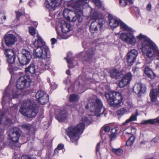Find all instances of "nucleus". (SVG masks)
Segmentation results:
<instances>
[{"mask_svg":"<svg viewBox=\"0 0 159 159\" xmlns=\"http://www.w3.org/2000/svg\"><path fill=\"white\" fill-rule=\"evenodd\" d=\"M94 2L95 5L98 7H100L101 6V3L100 0H91Z\"/></svg>","mask_w":159,"mask_h":159,"instance_id":"42","label":"nucleus"},{"mask_svg":"<svg viewBox=\"0 0 159 159\" xmlns=\"http://www.w3.org/2000/svg\"><path fill=\"white\" fill-rule=\"evenodd\" d=\"M51 86L52 89H56V88L57 87V86L55 83H54V84L53 85L51 84Z\"/></svg>","mask_w":159,"mask_h":159,"instance_id":"59","label":"nucleus"},{"mask_svg":"<svg viewBox=\"0 0 159 159\" xmlns=\"http://www.w3.org/2000/svg\"><path fill=\"white\" fill-rule=\"evenodd\" d=\"M5 115V112L0 111V125H3L10 126L12 123L11 121L9 119L7 118L4 121L2 122V120L3 119Z\"/></svg>","mask_w":159,"mask_h":159,"instance_id":"25","label":"nucleus"},{"mask_svg":"<svg viewBox=\"0 0 159 159\" xmlns=\"http://www.w3.org/2000/svg\"><path fill=\"white\" fill-rule=\"evenodd\" d=\"M29 32L32 35H34L35 34V29L33 27H31L29 28Z\"/></svg>","mask_w":159,"mask_h":159,"instance_id":"43","label":"nucleus"},{"mask_svg":"<svg viewBox=\"0 0 159 159\" xmlns=\"http://www.w3.org/2000/svg\"><path fill=\"white\" fill-rule=\"evenodd\" d=\"M79 99L78 95L76 94H71L69 97V101L71 102H75L78 101Z\"/></svg>","mask_w":159,"mask_h":159,"instance_id":"35","label":"nucleus"},{"mask_svg":"<svg viewBox=\"0 0 159 159\" xmlns=\"http://www.w3.org/2000/svg\"><path fill=\"white\" fill-rule=\"evenodd\" d=\"M32 58L30 52L25 49H23L20 56L18 57V59L21 65H24L28 64Z\"/></svg>","mask_w":159,"mask_h":159,"instance_id":"11","label":"nucleus"},{"mask_svg":"<svg viewBox=\"0 0 159 159\" xmlns=\"http://www.w3.org/2000/svg\"><path fill=\"white\" fill-rule=\"evenodd\" d=\"M31 127V125L29 124H24L21 125V127L25 130L29 132Z\"/></svg>","mask_w":159,"mask_h":159,"instance_id":"38","label":"nucleus"},{"mask_svg":"<svg viewBox=\"0 0 159 159\" xmlns=\"http://www.w3.org/2000/svg\"><path fill=\"white\" fill-rule=\"evenodd\" d=\"M49 0L50 3L49 2L48 0H45L44 5L50 11H53L56 7L60 6L62 2V0Z\"/></svg>","mask_w":159,"mask_h":159,"instance_id":"14","label":"nucleus"},{"mask_svg":"<svg viewBox=\"0 0 159 159\" xmlns=\"http://www.w3.org/2000/svg\"><path fill=\"white\" fill-rule=\"evenodd\" d=\"M52 42V44H55L57 42V40L55 38H52L51 40Z\"/></svg>","mask_w":159,"mask_h":159,"instance_id":"58","label":"nucleus"},{"mask_svg":"<svg viewBox=\"0 0 159 159\" xmlns=\"http://www.w3.org/2000/svg\"><path fill=\"white\" fill-rule=\"evenodd\" d=\"M146 87L145 85L141 83L135 84L133 87V91L139 95L145 93L146 91Z\"/></svg>","mask_w":159,"mask_h":159,"instance_id":"18","label":"nucleus"},{"mask_svg":"<svg viewBox=\"0 0 159 159\" xmlns=\"http://www.w3.org/2000/svg\"><path fill=\"white\" fill-rule=\"evenodd\" d=\"M70 13H73V12L67 9H65L63 12L64 17L68 21H70V15L71 14Z\"/></svg>","mask_w":159,"mask_h":159,"instance_id":"31","label":"nucleus"},{"mask_svg":"<svg viewBox=\"0 0 159 159\" xmlns=\"http://www.w3.org/2000/svg\"><path fill=\"white\" fill-rule=\"evenodd\" d=\"M68 6L74 9L75 16L70 17V21L75 22L76 20L80 23L83 19V9L88 6L86 0H72L70 1L68 4Z\"/></svg>","mask_w":159,"mask_h":159,"instance_id":"4","label":"nucleus"},{"mask_svg":"<svg viewBox=\"0 0 159 159\" xmlns=\"http://www.w3.org/2000/svg\"><path fill=\"white\" fill-rule=\"evenodd\" d=\"M138 54V51L135 49L131 50L127 53L126 59L129 66H131L135 62Z\"/></svg>","mask_w":159,"mask_h":159,"instance_id":"17","label":"nucleus"},{"mask_svg":"<svg viewBox=\"0 0 159 159\" xmlns=\"http://www.w3.org/2000/svg\"><path fill=\"white\" fill-rule=\"evenodd\" d=\"M67 117V113L64 110L59 111V113L57 115V119L60 122H62Z\"/></svg>","mask_w":159,"mask_h":159,"instance_id":"26","label":"nucleus"},{"mask_svg":"<svg viewBox=\"0 0 159 159\" xmlns=\"http://www.w3.org/2000/svg\"><path fill=\"white\" fill-rule=\"evenodd\" d=\"M39 65L40 66H38V68H36L34 64V63H31L30 65L26 68L25 71L26 72H29L32 74H35L36 75H39L42 73L43 70L48 69L49 66L46 63L40 62Z\"/></svg>","mask_w":159,"mask_h":159,"instance_id":"9","label":"nucleus"},{"mask_svg":"<svg viewBox=\"0 0 159 159\" xmlns=\"http://www.w3.org/2000/svg\"><path fill=\"white\" fill-rule=\"evenodd\" d=\"M105 96L111 106L116 107L120 106L123 98L120 93L110 91L106 94Z\"/></svg>","mask_w":159,"mask_h":159,"instance_id":"7","label":"nucleus"},{"mask_svg":"<svg viewBox=\"0 0 159 159\" xmlns=\"http://www.w3.org/2000/svg\"><path fill=\"white\" fill-rule=\"evenodd\" d=\"M57 38L59 39H63V36L60 34L59 32L57 31Z\"/></svg>","mask_w":159,"mask_h":159,"instance_id":"52","label":"nucleus"},{"mask_svg":"<svg viewBox=\"0 0 159 159\" xmlns=\"http://www.w3.org/2000/svg\"><path fill=\"white\" fill-rule=\"evenodd\" d=\"M150 97L152 102L157 101V97H159V84L158 89H153L151 90L150 93Z\"/></svg>","mask_w":159,"mask_h":159,"instance_id":"23","label":"nucleus"},{"mask_svg":"<svg viewBox=\"0 0 159 159\" xmlns=\"http://www.w3.org/2000/svg\"><path fill=\"white\" fill-rule=\"evenodd\" d=\"M108 18L109 20V24L111 29H113L119 25L120 28L124 30L127 31H132L131 29L130 28L125 24L121 21L120 20L113 18L111 15H109Z\"/></svg>","mask_w":159,"mask_h":159,"instance_id":"8","label":"nucleus"},{"mask_svg":"<svg viewBox=\"0 0 159 159\" xmlns=\"http://www.w3.org/2000/svg\"><path fill=\"white\" fill-rule=\"evenodd\" d=\"M144 73L149 78L153 79L156 77L155 74L148 66H146L144 69Z\"/></svg>","mask_w":159,"mask_h":159,"instance_id":"27","label":"nucleus"},{"mask_svg":"<svg viewBox=\"0 0 159 159\" xmlns=\"http://www.w3.org/2000/svg\"><path fill=\"white\" fill-rule=\"evenodd\" d=\"M131 127H129L126 129L125 131L126 133L129 134H131V132H128V130H131Z\"/></svg>","mask_w":159,"mask_h":159,"instance_id":"56","label":"nucleus"},{"mask_svg":"<svg viewBox=\"0 0 159 159\" xmlns=\"http://www.w3.org/2000/svg\"><path fill=\"white\" fill-rule=\"evenodd\" d=\"M137 38L141 41V50L147 57L154 58L156 68L159 70V50L158 47L146 36L140 34Z\"/></svg>","mask_w":159,"mask_h":159,"instance_id":"1","label":"nucleus"},{"mask_svg":"<svg viewBox=\"0 0 159 159\" xmlns=\"http://www.w3.org/2000/svg\"><path fill=\"white\" fill-rule=\"evenodd\" d=\"M8 97L7 94L6 93V89L5 90V93H4L3 94L2 98L3 102H3L5 101V100H7V99H9Z\"/></svg>","mask_w":159,"mask_h":159,"instance_id":"44","label":"nucleus"},{"mask_svg":"<svg viewBox=\"0 0 159 159\" xmlns=\"http://www.w3.org/2000/svg\"><path fill=\"white\" fill-rule=\"evenodd\" d=\"M159 140L158 138L155 137L153 138L152 140V142H153L154 143H156L158 142Z\"/></svg>","mask_w":159,"mask_h":159,"instance_id":"50","label":"nucleus"},{"mask_svg":"<svg viewBox=\"0 0 159 159\" xmlns=\"http://www.w3.org/2000/svg\"><path fill=\"white\" fill-rule=\"evenodd\" d=\"M120 38V39L127 44L134 45L136 43V39L132 34L129 33H121Z\"/></svg>","mask_w":159,"mask_h":159,"instance_id":"13","label":"nucleus"},{"mask_svg":"<svg viewBox=\"0 0 159 159\" xmlns=\"http://www.w3.org/2000/svg\"><path fill=\"white\" fill-rule=\"evenodd\" d=\"M116 134L115 133H112L111 134L109 135L111 140L112 141L114 140V139L116 138Z\"/></svg>","mask_w":159,"mask_h":159,"instance_id":"47","label":"nucleus"},{"mask_svg":"<svg viewBox=\"0 0 159 159\" xmlns=\"http://www.w3.org/2000/svg\"><path fill=\"white\" fill-rule=\"evenodd\" d=\"M5 52L7 58V62L8 63L9 66H12V65L14 63L15 59L13 50L7 49L5 50Z\"/></svg>","mask_w":159,"mask_h":159,"instance_id":"20","label":"nucleus"},{"mask_svg":"<svg viewBox=\"0 0 159 159\" xmlns=\"http://www.w3.org/2000/svg\"><path fill=\"white\" fill-rule=\"evenodd\" d=\"M21 93L20 90L16 91L15 92H13L11 95L7 94L8 98L10 100H11L12 98H17L20 94Z\"/></svg>","mask_w":159,"mask_h":159,"instance_id":"33","label":"nucleus"},{"mask_svg":"<svg viewBox=\"0 0 159 159\" xmlns=\"http://www.w3.org/2000/svg\"><path fill=\"white\" fill-rule=\"evenodd\" d=\"M126 0L128 2H129V3L130 4H132L133 3L132 0Z\"/></svg>","mask_w":159,"mask_h":159,"instance_id":"61","label":"nucleus"},{"mask_svg":"<svg viewBox=\"0 0 159 159\" xmlns=\"http://www.w3.org/2000/svg\"><path fill=\"white\" fill-rule=\"evenodd\" d=\"M112 152L117 156H120L123 153V150L120 148L113 149Z\"/></svg>","mask_w":159,"mask_h":159,"instance_id":"36","label":"nucleus"},{"mask_svg":"<svg viewBox=\"0 0 159 159\" xmlns=\"http://www.w3.org/2000/svg\"><path fill=\"white\" fill-rule=\"evenodd\" d=\"M35 2L33 0H31L29 2V4L30 7H32L35 4Z\"/></svg>","mask_w":159,"mask_h":159,"instance_id":"51","label":"nucleus"},{"mask_svg":"<svg viewBox=\"0 0 159 159\" xmlns=\"http://www.w3.org/2000/svg\"><path fill=\"white\" fill-rule=\"evenodd\" d=\"M139 69V68L138 67H134L132 68V71L134 73L136 71H138Z\"/></svg>","mask_w":159,"mask_h":159,"instance_id":"55","label":"nucleus"},{"mask_svg":"<svg viewBox=\"0 0 159 159\" xmlns=\"http://www.w3.org/2000/svg\"><path fill=\"white\" fill-rule=\"evenodd\" d=\"M100 143L99 142L97 145L96 148V152H98L100 148Z\"/></svg>","mask_w":159,"mask_h":159,"instance_id":"54","label":"nucleus"},{"mask_svg":"<svg viewBox=\"0 0 159 159\" xmlns=\"http://www.w3.org/2000/svg\"><path fill=\"white\" fill-rule=\"evenodd\" d=\"M30 83L29 77L26 75L20 76L17 81L16 87L17 89L21 90L29 87Z\"/></svg>","mask_w":159,"mask_h":159,"instance_id":"10","label":"nucleus"},{"mask_svg":"<svg viewBox=\"0 0 159 159\" xmlns=\"http://www.w3.org/2000/svg\"><path fill=\"white\" fill-rule=\"evenodd\" d=\"M72 53L71 52H68L67 54V57L65 58L64 59L66 60L67 63L68 64V67L69 68H73L74 66L73 58L71 57V56Z\"/></svg>","mask_w":159,"mask_h":159,"instance_id":"28","label":"nucleus"},{"mask_svg":"<svg viewBox=\"0 0 159 159\" xmlns=\"http://www.w3.org/2000/svg\"><path fill=\"white\" fill-rule=\"evenodd\" d=\"M12 159H16V157H14Z\"/></svg>","mask_w":159,"mask_h":159,"instance_id":"64","label":"nucleus"},{"mask_svg":"<svg viewBox=\"0 0 159 159\" xmlns=\"http://www.w3.org/2000/svg\"><path fill=\"white\" fill-rule=\"evenodd\" d=\"M95 53V50L93 48H90L83 53L82 56L84 60L90 61L93 58Z\"/></svg>","mask_w":159,"mask_h":159,"instance_id":"19","label":"nucleus"},{"mask_svg":"<svg viewBox=\"0 0 159 159\" xmlns=\"http://www.w3.org/2000/svg\"><path fill=\"white\" fill-rule=\"evenodd\" d=\"M4 147L5 144L2 139L1 141H0V149L3 148Z\"/></svg>","mask_w":159,"mask_h":159,"instance_id":"49","label":"nucleus"},{"mask_svg":"<svg viewBox=\"0 0 159 159\" xmlns=\"http://www.w3.org/2000/svg\"><path fill=\"white\" fill-rule=\"evenodd\" d=\"M8 70L10 73L11 74H12L13 72V69L12 67V66H9L8 68Z\"/></svg>","mask_w":159,"mask_h":159,"instance_id":"57","label":"nucleus"},{"mask_svg":"<svg viewBox=\"0 0 159 159\" xmlns=\"http://www.w3.org/2000/svg\"><path fill=\"white\" fill-rule=\"evenodd\" d=\"M122 75V72L117 69H113L110 71V76L112 78L118 79L120 78Z\"/></svg>","mask_w":159,"mask_h":159,"instance_id":"24","label":"nucleus"},{"mask_svg":"<svg viewBox=\"0 0 159 159\" xmlns=\"http://www.w3.org/2000/svg\"><path fill=\"white\" fill-rule=\"evenodd\" d=\"M61 30H62V29H63V26L62 25H61Z\"/></svg>","mask_w":159,"mask_h":159,"instance_id":"63","label":"nucleus"},{"mask_svg":"<svg viewBox=\"0 0 159 159\" xmlns=\"http://www.w3.org/2000/svg\"><path fill=\"white\" fill-rule=\"evenodd\" d=\"M92 14L93 19H95V20L100 19L98 18L99 14L96 11H92Z\"/></svg>","mask_w":159,"mask_h":159,"instance_id":"40","label":"nucleus"},{"mask_svg":"<svg viewBox=\"0 0 159 159\" xmlns=\"http://www.w3.org/2000/svg\"><path fill=\"white\" fill-rule=\"evenodd\" d=\"M82 122L80 123L75 126H70L66 129V134L70 138L72 143L77 144V141L79 138V135L83 132L84 125H88L89 122L87 118L83 116L82 118Z\"/></svg>","mask_w":159,"mask_h":159,"instance_id":"2","label":"nucleus"},{"mask_svg":"<svg viewBox=\"0 0 159 159\" xmlns=\"http://www.w3.org/2000/svg\"><path fill=\"white\" fill-rule=\"evenodd\" d=\"M139 113L137 111L135 113H133L130 118L126 120L123 123V125H125L127 123L136 120H137V116L138 115Z\"/></svg>","mask_w":159,"mask_h":159,"instance_id":"30","label":"nucleus"},{"mask_svg":"<svg viewBox=\"0 0 159 159\" xmlns=\"http://www.w3.org/2000/svg\"><path fill=\"white\" fill-rule=\"evenodd\" d=\"M36 98L39 102L44 105L48 101V96L44 91H38L36 94Z\"/></svg>","mask_w":159,"mask_h":159,"instance_id":"16","label":"nucleus"},{"mask_svg":"<svg viewBox=\"0 0 159 159\" xmlns=\"http://www.w3.org/2000/svg\"><path fill=\"white\" fill-rule=\"evenodd\" d=\"M105 23V20L102 18L95 20L92 22L90 26V30L92 33L97 31L98 28L101 31L103 24Z\"/></svg>","mask_w":159,"mask_h":159,"instance_id":"12","label":"nucleus"},{"mask_svg":"<svg viewBox=\"0 0 159 159\" xmlns=\"http://www.w3.org/2000/svg\"><path fill=\"white\" fill-rule=\"evenodd\" d=\"M8 134L11 140L13 142L17 143L20 136V131L19 129L14 128L8 132Z\"/></svg>","mask_w":159,"mask_h":159,"instance_id":"15","label":"nucleus"},{"mask_svg":"<svg viewBox=\"0 0 159 159\" xmlns=\"http://www.w3.org/2000/svg\"><path fill=\"white\" fill-rule=\"evenodd\" d=\"M7 19L6 16L4 13H0V23H3Z\"/></svg>","mask_w":159,"mask_h":159,"instance_id":"39","label":"nucleus"},{"mask_svg":"<svg viewBox=\"0 0 159 159\" xmlns=\"http://www.w3.org/2000/svg\"><path fill=\"white\" fill-rule=\"evenodd\" d=\"M37 37V39L31 45V47L34 49L33 53L34 57L43 59L49 58L48 55L49 51L48 47L40 36L38 34Z\"/></svg>","mask_w":159,"mask_h":159,"instance_id":"3","label":"nucleus"},{"mask_svg":"<svg viewBox=\"0 0 159 159\" xmlns=\"http://www.w3.org/2000/svg\"><path fill=\"white\" fill-rule=\"evenodd\" d=\"M135 139L134 136H132L129 137L126 142V145L128 146H131L134 143Z\"/></svg>","mask_w":159,"mask_h":159,"instance_id":"37","label":"nucleus"},{"mask_svg":"<svg viewBox=\"0 0 159 159\" xmlns=\"http://www.w3.org/2000/svg\"><path fill=\"white\" fill-rule=\"evenodd\" d=\"M151 7H152V5L151 4H150V3H149L147 7H146V9H147V10L148 11H150L151 10Z\"/></svg>","mask_w":159,"mask_h":159,"instance_id":"53","label":"nucleus"},{"mask_svg":"<svg viewBox=\"0 0 159 159\" xmlns=\"http://www.w3.org/2000/svg\"><path fill=\"white\" fill-rule=\"evenodd\" d=\"M126 103L127 104V108L129 109H131L133 107V105L131 102H127Z\"/></svg>","mask_w":159,"mask_h":159,"instance_id":"48","label":"nucleus"},{"mask_svg":"<svg viewBox=\"0 0 159 159\" xmlns=\"http://www.w3.org/2000/svg\"><path fill=\"white\" fill-rule=\"evenodd\" d=\"M132 78V75L130 72L127 73L122 79L120 81L119 85L120 88H123L129 84Z\"/></svg>","mask_w":159,"mask_h":159,"instance_id":"21","label":"nucleus"},{"mask_svg":"<svg viewBox=\"0 0 159 159\" xmlns=\"http://www.w3.org/2000/svg\"><path fill=\"white\" fill-rule=\"evenodd\" d=\"M15 13L16 16V18L17 20L19 19L20 17L22 15V13L19 11H16Z\"/></svg>","mask_w":159,"mask_h":159,"instance_id":"46","label":"nucleus"},{"mask_svg":"<svg viewBox=\"0 0 159 159\" xmlns=\"http://www.w3.org/2000/svg\"><path fill=\"white\" fill-rule=\"evenodd\" d=\"M4 38L5 44L8 46H10L14 44L17 41L16 36L12 34H5Z\"/></svg>","mask_w":159,"mask_h":159,"instance_id":"22","label":"nucleus"},{"mask_svg":"<svg viewBox=\"0 0 159 159\" xmlns=\"http://www.w3.org/2000/svg\"><path fill=\"white\" fill-rule=\"evenodd\" d=\"M110 130V127L109 126L105 125L103 126L100 130V134L102 137L106 133L108 132Z\"/></svg>","mask_w":159,"mask_h":159,"instance_id":"32","label":"nucleus"},{"mask_svg":"<svg viewBox=\"0 0 159 159\" xmlns=\"http://www.w3.org/2000/svg\"><path fill=\"white\" fill-rule=\"evenodd\" d=\"M66 73L68 75H70V70H67L66 71Z\"/></svg>","mask_w":159,"mask_h":159,"instance_id":"60","label":"nucleus"},{"mask_svg":"<svg viewBox=\"0 0 159 159\" xmlns=\"http://www.w3.org/2000/svg\"><path fill=\"white\" fill-rule=\"evenodd\" d=\"M34 24L36 27L38 25V23L37 22H34Z\"/></svg>","mask_w":159,"mask_h":159,"instance_id":"62","label":"nucleus"},{"mask_svg":"<svg viewBox=\"0 0 159 159\" xmlns=\"http://www.w3.org/2000/svg\"><path fill=\"white\" fill-rule=\"evenodd\" d=\"M20 112L27 117H35L38 113V109L33 100L24 101L19 109Z\"/></svg>","mask_w":159,"mask_h":159,"instance_id":"5","label":"nucleus"},{"mask_svg":"<svg viewBox=\"0 0 159 159\" xmlns=\"http://www.w3.org/2000/svg\"><path fill=\"white\" fill-rule=\"evenodd\" d=\"M127 4L126 0H119V5L120 7H124Z\"/></svg>","mask_w":159,"mask_h":159,"instance_id":"41","label":"nucleus"},{"mask_svg":"<svg viewBox=\"0 0 159 159\" xmlns=\"http://www.w3.org/2000/svg\"><path fill=\"white\" fill-rule=\"evenodd\" d=\"M64 146L62 144H59L57 147V148L55 149L54 150L55 152H58L57 150L58 149H62L63 148Z\"/></svg>","mask_w":159,"mask_h":159,"instance_id":"45","label":"nucleus"},{"mask_svg":"<svg viewBox=\"0 0 159 159\" xmlns=\"http://www.w3.org/2000/svg\"><path fill=\"white\" fill-rule=\"evenodd\" d=\"M129 111V110L125 108H121L117 111V114L119 116H121L125 114L128 113Z\"/></svg>","mask_w":159,"mask_h":159,"instance_id":"34","label":"nucleus"},{"mask_svg":"<svg viewBox=\"0 0 159 159\" xmlns=\"http://www.w3.org/2000/svg\"><path fill=\"white\" fill-rule=\"evenodd\" d=\"M156 123H159V118H157L155 119L143 120L141 122V124L143 125L147 124L153 125Z\"/></svg>","mask_w":159,"mask_h":159,"instance_id":"29","label":"nucleus"},{"mask_svg":"<svg viewBox=\"0 0 159 159\" xmlns=\"http://www.w3.org/2000/svg\"><path fill=\"white\" fill-rule=\"evenodd\" d=\"M85 108H89L90 111L97 116H99L103 114L105 110L103 106L102 102L98 98H96L95 100L90 98Z\"/></svg>","mask_w":159,"mask_h":159,"instance_id":"6","label":"nucleus"}]
</instances>
